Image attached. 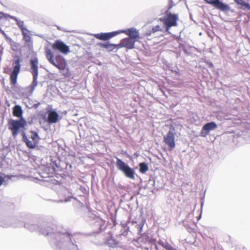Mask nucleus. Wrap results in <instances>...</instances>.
<instances>
[{
  "mask_svg": "<svg viewBox=\"0 0 250 250\" xmlns=\"http://www.w3.org/2000/svg\"><path fill=\"white\" fill-rule=\"evenodd\" d=\"M48 120L49 123H55L59 120V115L55 111H50L48 113Z\"/></svg>",
  "mask_w": 250,
  "mask_h": 250,
  "instance_id": "nucleus-15",
  "label": "nucleus"
},
{
  "mask_svg": "<svg viewBox=\"0 0 250 250\" xmlns=\"http://www.w3.org/2000/svg\"><path fill=\"white\" fill-rule=\"evenodd\" d=\"M8 17H9V16L6 15L3 13L0 12V20H2V19H7Z\"/></svg>",
  "mask_w": 250,
  "mask_h": 250,
  "instance_id": "nucleus-22",
  "label": "nucleus"
},
{
  "mask_svg": "<svg viewBox=\"0 0 250 250\" xmlns=\"http://www.w3.org/2000/svg\"><path fill=\"white\" fill-rule=\"evenodd\" d=\"M168 249H169V250H173V249L172 247H169Z\"/></svg>",
  "mask_w": 250,
  "mask_h": 250,
  "instance_id": "nucleus-24",
  "label": "nucleus"
},
{
  "mask_svg": "<svg viewBox=\"0 0 250 250\" xmlns=\"http://www.w3.org/2000/svg\"><path fill=\"white\" fill-rule=\"evenodd\" d=\"M45 53L47 59L51 64H52L54 66L56 63L54 62L53 59L54 55L52 51L50 49L46 48L45 49Z\"/></svg>",
  "mask_w": 250,
  "mask_h": 250,
  "instance_id": "nucleus-16",
  "label": "nucleus"
},
{
  "mask_svg": "<svg viewBox=\"0 0 250 250\" xmlns=\"http://www.w3.org/2000/svg\"><path fill=\"white\" fill-rule=\"evenodd\" d=\"M62 60L60 64H56L54 66L58 68L60 72L65 77H69L70 76V72L69 67L67 65V62L65 59L61 57Z\"/></svg>",
  "mask_w": 250,
  "mask_h": 250,
  "instance_id": "nucleus-6",
  "label": "nucleus"
},
{
  "mask_svg": "<svg viewBox=\"0 0 250 250\" xmlns=\"http://www.w3.org/2000/svg\"><path fill=\"white\" fill-rule=\"evenodd\" d=\"M22 137L27 146L31 148H34L37 146L40 140L38 134L33 131L30 132V135L28 138H27L24 134H23Z\"/></svg>",
  "mask_w": 250,
  "mask_h": 250,
  "instance_id": "nucleus-4",
  "label": "nucleus"
},
{
  "mask_svg": "<svg viewBox=\"0 0 250 250\" xmlns=\"http://www.w3.org/2000/svg\"><path fill=\"white\" fill-rule=\"evenodd\" d=\"M122 33V32H119L118 31H114L109 33H101L99 34H96L94 35V37L98 39L105 41L109 40L117 35H118Z\"/></svg>",
  "mask_w": 250,
  "mask_h": 250,
  "instance_id": "nucleus-8",
  "label": "nucleus"
},
{
  "mask_svg": "<svg viewBox=\"0 0 250 250\" xmlns=\"http://www.w3.org/2000/svg\"><path fill=\"white\" fill-rule=\"evenodd\" d=\"M174 138V134L171 131H169L164 138L165 143L171 148L174 147L175 146Z\"/></svg>",
  "mask_w": 250,
  "mask_h": 250,
  "instance_id": "nucleus-13",
  "label": "nucleus"
},
{
  "mask_svg": "<svg viewBox=\"0 0 250 250\" xmlns=\"http://www.w3.org/2000/svg\"><path fill=\"white\" fill-rule=\"evenodd\" d=\"M234 0L237 4L241 5L243 7H245L248 9H250V6L248 3L243 1L242 0Z\"/></svg>",
  "mask_w": 250,
  "mask_h": 250,
  "instance_id": "nucleus-21",
  "label": "nucleus"
},
{
  "mask_svg": "<svg viewBox=\"0 0 250 250\" xmlns=\"http://www.w3.org/2000/svg\"><path fill=\"white\" fill-rule=\"evenodd\" d=\"M116 166L118 169L121 171L126 177L131 179H135L134 170L122 160L117 159Z\"/></svg>",
  "mask_w": 250,
  "mask_h": 250,
  "instance_id": "nucleus-3",
  "label": "nucleus"
},
{
  "mask_svg": "<svg viewBox=\"0 0 250 250\" xmlns=\"http://www.w3.org/2000/svg\"><path fill=\"white\" fill-rule=\"evenodd\" d=\"M52 47L53 49L58 50L63 54H67L70 52L69 46L60 40L56 41L52 44Z\"/></svg>",
  "mask_w": 250,
  "mask_h": 250,
  "instance_id": "nucleus-5",
  "label": "nucleus"
},
{
  "mask_svg": "<svg viewBox=\"0 0 250 250\" xmlns=\"http://www.w3.org/2000/svg\"><path fill=\"white\" fill-rule=\"evenodd\" d=\"M159 22H160V24H163V25H160V24H158L155 26H154L153 29H152V30L153 31V32H157V31H166V29H167V28L165 26V25L163 23V22H161L160 21V19L159 20Z\"/></svg>",
  "mask_w": 250,
  "mask_h": 250,
  "instance_id": "nucleus-18",
  "label": "nucleus"
},
{
  "mask_svg": "<svg viewBox=\"0 0 250 250\" xmlns=\"http://www.w3.org/2000/svg\"><path fill=\"white\" fill-rule=\"evenodd\" d=\"M100 45L101 47L108 49L109 51H112L116 48H118V44L112 43H100Z\"/></svg>",
  "mask_w": 250,
  "mask_h": 250,
  "instance_id": "nucleus-17",
  "label": "nucleus"
},
{
  "mask_svg": "<svg viewBox=\"0 0 250 250\" xmlns=\"http://www.w3.org/2000/svg\"><path fill=\"white\" fill-rule=\"evenodd\" d=\"M178 20V17L177 15L172 14L168 11L166 13L163 19H160L161 22H163L167 28L166 31H168V28L170 27L176 26Z\"/></svg>",
  "mask_w": 250,
  "mask_h": 250,
  "instance_id": "nucleus-2",
  "label": "nucleus"
},
{
  "mask_svg": "<svg viewBox=\"0 0 250 250\" xmlns=\"http://www.w3.org/2000/svg\"><path fill=\"white\" fill-rule=\"evenodd\" d=\"M20 64L19 60H17L15 62L14 69L11 74V80L13 84H15L17 82V78L20 72Z\"/></svg>",
  "mask_w": 250,
  "mask_h": 250,
  "instance_id": "nucleus-12",
  "label": "nucleus"
},
{
  "mask_svg": "<svg viewBox=\"0 0 250 250\" xmlns=\"http://www.w3.org/2000/svg\"><path fill=\"white\" fill-rule=\"evenodd\" d=\"M207 3L212 5L215 8L222 11H229V7L219 0H204Z\"/></svg>",
  "mask_w": 250,
  "mask_h": 250,
  "instance_id": "nucleus-7",
  "label": "nucleus"
},
{
  "mask_svg": "<svg viewBox=\"0 0 250 250\" xmlns=\"http://www.w3.org/2000/svg\"><path fill=\"white\" fill-rule=\"evenodd\" d=\"M119 32L125 33L129 38L135 41L139 38V31L134 28H128L125 30H119Z\"/></svg>",
  "mask_w": 250,
  "mask_h": 250,
  "instance_id": "nucleus-11",
  "label": "nucleus"
},
{
  "mask_svg": "<svg viewBox=\"0 0 250 250\" xmlns=\"http://www.w3.org/2000/svg\"><path fill=\"white\" fill-rule=\"evenodd\" d=\"M31 68L32 69V74L33 75L34 80H36L38 77V62L36 59L31 60Z\"/></svg>",
  "mask_w": 250,
  "mask_h": 250,
  "instance_id": "nucleus-14",
  "label": "nucleus"
},
{
  "mask_svg": "<svg viewBox=\"0 0 250 250\" xmlns=\"http://www.w3.org/2000/svg\"><path fill=\"white\" fill-rule=\"evenodd\" d=\"M135 41L130 38H125L122 40L119 44H118V48L125 47L127 49H132L134 47Z\"/></svg>",
  "mask_w": 250,
  "mask_h": 250,
  "instance_id": "nucleus-10",
  "label": "nucleus"
},
{
  "mask_svg": "<svg viewBox=\"0 0 250 250\" xmlns=\"http://www.w3.org/2000/svg\"><path fill=\"white\" fill-rule=\"evenodd\" d=\"M139 171L142 173H145L149 169L148 165L145 163H141L139 164Z\"/></svg>",
  "mask_w": 250,
  "mask_h": 250,
  "instance_id": "nucleus-20",
  "label": "nucleus"
},
{
  "mask_svg": "<svg viewBox=\"0 0 250 250\" xmlns=\"http://www.w3.org/2000/svg\"><path fill=\"white\" fill-rule=\"evenodd\" d=\"M27 123L23 119L20 120H10L9 122V128L12 131L14 136L17 134L26 125Z\"/></svg>",
  "mask_w": 250,
  "mask_h": 250,
  "instance_id": "nucleus-1",
  "label": "nucleus"
},
{
  "mask_svg": "<svg viewBox=\"0 0 250 250\" xmlns=\"http://www.w3.org/2000/svg\"><path fill=\"white\" fill-rule=\"evenodd\" d=\"M2 182H3V178L0 176V186L2 184Z\"/></svg>",
  "mask_w": 250,
  "mask_h": 250,
  "instance_id": "nucleus-23",
  "label": "nucleus"
},
{
  "mask_svg": "<svg viewBox=\"0 0 250 250\" xmlns=\"http://www.w3.org/2000/svg\"><path fill=\"white\" fill-rule=\"evenodd\" d=\"M14 115L17 117H21L22 114V111L20 106L16 105L13 108Z\"/></svg>",
  "mask_w": 250,
  "mask_h": 250,
  "instance_id": "nucleus-19",
  "label": "nucleus"
},
{
  "mask_svg": "<svg viewBox=\"0 0 250 250\" xmlns=\"http://www.w3.org/2000/svg\"><path fill=\"white\" fill-rule=\"evenodd\" d=\"M217 127V125L214 122H210L205 124L201 130V136L206 137L210 131L214 130Z\"/></svg>",
  "mask_w": 250,
  "mask_h": 250,
  "instance_id": "nucleus-9",
  "label": "nucleus"
}]
</instances>
